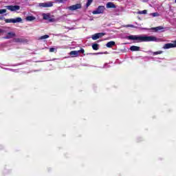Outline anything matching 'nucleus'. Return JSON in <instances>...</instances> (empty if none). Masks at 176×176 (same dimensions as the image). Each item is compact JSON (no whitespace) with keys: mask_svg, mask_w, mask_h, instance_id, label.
Instances as JSON below:
<instances>
[{"mask_svg":"<svg viewBox=\"0 0 176 176\" xmlns=\"http://www.w3.org/2000/svg\"><path fill=\"white\" fill-rule=\"evenodd\" d=\"M163 53V51H157L153 52V56H157V54H162Z\"/></svg>","mask_w":176,"mask_h":176,"instance_id":"4be33fe9","label":"nucleus"},{"mask_svg":"<svg viewBox=\"0 0 176 176\" xmlns=\"http://www.w3.org/2000/svg\"><path fill=\"white\" fill-rule=\"evenodd\" d=\"M130 50H131V52H140V47L135 46V45H132V46L130 47Z\"/></svg>","mask_w":176,"mask_h":176,"instance_id":"9d476101","label":"nucleus"},{"mask_svg":"<svg viewBox=\"0 0 176 176\" xmlns=\"http://www.w3.org/2000/svg\"><path fill=\"white\" fill-rule=\"evenodd\" d=\"M0 20H4L6 23H13L14 24L16 23H21L23 19L21 17H17L16 19H6L3 16H0Z\"/></svg>","mask_w":176,"mask_h":176,"instance_id":"f03ea898","label":"nucleus"},{"mask_svg":"<svg viewBox=\"0 0 176 176\" xmlns=\"http://www.w3.org/2000/svg\"><path fill=\"white\" fill-rule=\"evenodd\" d=\"M93 41H97V39H100V36H98V33H96L92 36Z\"/></svg>","mask_w":176,"mask_h":176,"instance_id":"f3484780","label":"nucleus"},{"mask_svg":"<svg viewBox=\"0 0 176 176\" xmlns=\"http://www.w3.org/2000/svg\"><path fill=\"white\" fill-rule=\"evenodd\" d=\"M3 13H6V9L0 10V14H3Z\"/></svg>","mask_w":176,"mask_h":176,"instance_id":"5701e85b","label":"nucleus"},{"mask_svg":"<svg viewBox=\"0 0 176 176\" xmlns=\"http://www.w3.org/2000/svg\"><path fill=\"white\" fill-rule=\"evenodd\" d=\"M78 52H80V53H85V50L84 49H81L80 50H78Z\"/></svg>","mask_w":176,"mask_h":176,"instance_id":"cd10ccee","label":"nucleus"},{"mask_svg":"<svg viewBox=\"0 0 176 176\" xmlns=\"http://www.w3.org/2000/svg\"><path fill=\"white\" fill-rule=\"evenodd\" d=\"M35 16H26V21H34V20H35Z\"/></svg>","mask_w":176,"mask_h":176,"instance_id":"2eb2a0df","label":"nucleus"},{"mask_svg":"<svg viewBox=\"0 0 176 176\" xmlns=\"http://www.w3.org/2000/svg\"><path fill=\"white\" fill-rule=\"evenodd\" d=\"M50 16L49 14H43V19L44 20H48V19H50Z\"/></svg>","mask_w":176,"mask_h":176,"instance_id":"a211bd4d","label":"nucleus"},{"mask_svg":"<svg viewBox=\"0 0 176 176\" xmlns=\"http://www.w3.org/2000/svg\"><path fill=\"white\" fill-rule=\"evenodd\" d=\"M40 6H41L42 8H52V6H53V3L52 2L42 3H40Z\"/></svg>","mask_w":176,"mask_h":176,"instance_id":"0eeeda50","label":"nucleus"},{"mask_svg":"<svg viewBox=\"0 0 176 176\" xmlns=\"http://www.w3.org/2000/svg\"><path fill=\"white\" fill-rule=\"evenodd\" d=\"M2 32V30L0 29V33Z\"/></svg>","mask_w":176,"mask_h":176,"instance_id":"c756f323","label":"nucleus"},{"mask_svg":"<svg viewBox=\"0 0 176 176\" xmlns=\"http://www.w3.org/2000/svg\"><path fill=\"white\" fill-rule=\"evenodd\" d=\"M152 31H155V32H157V31H160L161 30H164V28L163 26H157L156 28H152Z\"/></svg>","mask_w":176,"mask_h":176,"instance_id":"9b49d317","label":"nucleus"},{"mask_svg":"<svg viewBox=\"0 0 176 176\" xmlns=\"http://www.w3.org/2000/svg\"><path fill=\"white\" fill-rule=\"evenodd\" d=\"M146 13H148V11L146 10H144L142 11H139L138 14H146Z\"/></svg>","mask_w":176,"mask_h":176,"instance_id":"6ab92c4d","label":"nucleus"},{"mask_svg":"<svg viewBox=\"0 0 176 176\" xmlns=\"http://www.w3.org/2000/svg\"><path fill=\"white\" fill-rule=\"evenodd\" d=\"M14 42L16 43H23V42H25L23 38H14Z\"/></svg>","mask_w":176,"mask_h":176,"instance_id":"f8f14e48","label":"nucleus"},{"mask_svg":"<svg viewBox=\"0 0 176 176\" xmlns=\"http://www.w3.org/2000/svg\"><path fill=\"white\" fill-rule=\"evenodd\" d=\"M106 8H107V9H116V6L112 2H108Z\"/></svg>","mask_w":176,"mask_h":176,"instance_id":"6e6552de","label":"nucleus"},{"mask_svg":"<svg viewBox=\"0 0 176 176\" xmlns=\"http://www.w3.org/2000/svg\"><path fill=\"white\" fill-rule=\"evenodd\" d=\"M79 53H80V51H71L69 54L72 57H78V56H79Z\"/></svg>","mask_w":176,"mask_h":176,"instance_id":"1a4fd4ad","label":"nucleus"},{"mask_svg":"<svg viewBox=\"0 0 176 176\" xmlns=\"http://www.w3.org/2000/svg\"><path fill=\"white\" fill-rule=\"evenodd\" d=\"M153 17H157V16H159V13L157 12H153L151 14Z\"/></svg>","mask_w":176,"mask_h":176,"instance_id":"b1692460","label":"nucleus"},{"mask_svg":"<svg viewBox=\"0 0 176 176\" xmlns=\"http://www.w3.org/2000/svg\"><path fill=\"white\" fill-rule=\"evenodd\" d=\"M16 36V33L13 32H10L7 34L6 36L3 37L4 39H12Z\"/></svg>","mask_w":176,"mask_h":176,"instance_id":"423d86ee","label":"nucleus"},{"mask_svg":"<svg viewBox=\"0 0 176 176\" xmlns=\"http://www.w3.org/2000/svg\"><path fill=\"white\" fill-rule=\"evenodd\" d=\"M115 41H109L106 44V46L107 47H112L113 46H115Z\"/></svg>","mask_w":176,"mask_h":176,"instance_id":"ddd939ff","label":"nucleus"},{"mask_svg":"<svg viewBox=\"0 0 176 176\" xmlns=\"http://www.w3.org/2000/svg\"><path fill=\"white\" fill-rule=\"evenodd\" d=\"M126 38L129 41H135L138 43L140 42H156L157 41V38L153 36L131 35Z\"/></svg>","mask_w":176,"mask_h":176,"instance_id":"f257e3e1","label":"nucleus"},{"mask_svg":"<svg viewBox=\"0 0 176 176\" xmlns=\"http://www.w3.org/2000/svg\"><path fill=\"white\" fill-rule=\"evenodd\" d=\"M143 2H148L149 0H142Z\"/></svg>","mask_w":176,"mask_h":176,"instance_id":"c85d7f7f","label":"nucleus"},{"mask_svg":"<svg viewBox=\"0 0 176 176\" xmlns=\"http://www.w3.org/2000/svg\"><path fill=\"white\" fill-rule=\"evenodd\" d=\"M54 50H55V49L53 48V47L50 48V53L54 52Z\"/></svg>","mask_w":176,"mask_h":176,"instance_id":"a878e982","label":"nucleus"},{"mask_svg":"<svg viewBox=\"0 0 176 176\" xmlns=\"http://www.w3.org/2000/svg\"><path fill=\"white\" fill-rule=\"evenodd\" d=\"M6 8L10 12H16V10H20L19 6H6Z\"/></svg>","mask_w":176,"mask_h":176,"instance_id":"39448f33","label":"nucleus"},{"mask_svg":"<svg viewBox=\"0 0 176 176\" xmlns=\"http://www.w3.org/2000/svg\"><path fill=\"white\" fill-rule=\"evenodd\" d=\"M50 21H52V19H50Z\"/></svg>","mask_w":176,"mask_h":176,"instance_id":"2f4dec72","label":"nucleus"},{"mask_svg":"<svg viewBox=\"0 0 176 176\" xmlns=\"http://www.w3.org/2000/svg\"><path fill=\"white\" fill-rule=\"evenodd\" d=\"M99 38H102V36H104L106 34L104 32L98 33Z\"/></svg>","mask_w":176,"mask_h":176,"instance_id":"393cba45","label":"nucleus"},{"mask_svg":"<svg viewBox=\"0 0 176 176\" xmlns=\"http://www.w3.org/2000/svg\"><path fill=\"white\" fill-rule=\"evenodd\" d=\"M105 10V6H99L96 10L92 12L93 14H102Z\"/></svg>","mask_w":176,"mask_h":176,"instance_id":"7ed1b4c3","label":"nucleus"},{"mask_svg":"<svg viewBox=\"0 0 176 176\" xmlns=\"http://www.w3.org/2000/svg\"><path fill=\"white\" fill-rule=\"evenodd\" d=\"M173 47H176V40L173 41V43H172Z\"/></svg>","mask_w":176,"mask_h":176,"instance_id":"bb28decb","label":"nucleus"},{"mask_svg":"<svg viewBox=\"0 0 176 176\" xmlns=\"http://www.w3.org/2000/svg\"><path fill=\"white\" fill-rule=\"evenodd\" d=\"M93 1L94 0H87V2L86 3L87 8H89V6H90L91 5V3H93Z\"/></svg>","mask_w":176,"mask_h":176,"instance_id":"aec40b11","label":"nucleus"},{"mask_svg":"<svg viewBox=\"0 0 176 176\" xmlns=\"http://www.w3.org/2000/svg\"><path fill=\"white\" fill-rule=\"evenodd\" d=\"M174 47L173 43H166L164 45V49H171Z\"/></svg>","mask_w":176,"mask_h":176,"instance_id":"4468645a","label":"nucleus"},{"mask_svg":"<svg viewBox=\"0 0 176 176\" xmlns=\"http://www.w3.org/2000/svg\"><path fill=\"white\" fill-rule=\"evenodd\" d=\"M47 38H49V35L47 34H45L44 36H41L39 37V39L40 40H43V39H47Z\"/></svg>","mask_w":176,"mask_h":176,"instance_id":"412c9836","label":"nucleus"},{"mask_svg":"<svg viewBox=\"0 0 176 176\" xmlns=\"http://www.w3.org/2000/svg\"><path fill=\"white\" fill-rule=\"evenodd\" d=\"M99 46L100 45L98 44H97V43L92 44V49H93V50H98V49H100Z\"/></svg>","mask_w":176,"mask_h":176,"instance_id":"dca6fc26","label":"nucleus"},{"mask_svg":"<svg viewBox=\"0 0 176 176\" xmlns=\"http://www.w3.org/2000/svg\"><path fill=\"white\" fill-rule=\"evenodd\" d=\"M82 8V4L77 3L76 5H72L67 8L68 10H71L72 12H74V10H78V9Z\"/></svg>","mask_w":176,"mask_h":176,"instance_id":"20e7f679","label":"nucleus"},{"mask_svg":"<svg viewBox=\"0 0 176 176\" xmlns=\"http://www.w3.org/2000/svg\"><path fill=\"white\" fill-rule=\"evenodd\" d=\"M175 3H176V0H175Z\"/></svg>","mask_w":176,"mask_h":176,"instance_id":"7c9ffc66","label":"nucleus"}]
</instances>
